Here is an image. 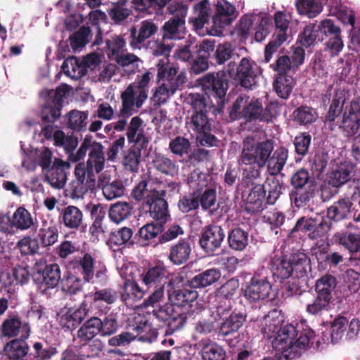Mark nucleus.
Masks as SVG:
<instances>
[{"label": "nucleus", "instance_id": "obj_1", "mask_svg": "<svg viewBox=\"0 0 360 360\" xmlns=\"http://www.w3.org/2000/svg\"><path fill=\"white\" fill-rule=\"evenodd\" d=\"M360 103L357 101H352L349 105L345 107L341 120L337 124L339 130L346 139H353L352 155L360 163Z\"/></svg>", "mask_w": 360, "mask_h": 360}, {"label": "nucleus", "instance_id": "obj_2", "mask_svg": "<svg viewBox=\"0 0 360 360\" xmlns=\"http://www.w3.org/2000/svg\"><path fill=\"white\" fill-rule=\"evenodd\" d=\"M68 86H58L56 89L48 90L47 100L41 111V132L46 139L53 138V124L60 117L63 107V99L68 92Z\"/></svg>", "mask_w": 360, "mask_h": 360}, {"label": "nucleus", "instance_id": "obj_3", "mask_svg": "<svg viewBox=\"0 0 360 360\" xmlns=\"http://www.w3.org/2000/svg\"><path fill=\"white\" fill-rule=\"evenodd\" d=\"M103 149L101 143L92 140L91 136H86L76 154L72 155V162H77L81 160L89 150V157L86 165L84 163L78 165H83L85 173L91 176H96L95 173L99 174L105 167V158Z\"/></svg>", "mask_w": 360, "mask_h": 360}, {"label": "nucleus", "instance_id": "obj_4", "mask_svg": "<svg viewBox=\"0 0 360 360\" xmlns=\"http://www.w3.org/2000/svg\"><path fill=\"white\" fill-rule=\"evenodd\" d=\"M309 260L306 254L297 252L287 256L274 257L271 262V272L274 277L287 279L295 274L297 278L304 276L307 273Z\"/></svg>", "mask_w": 360, "mask_h": 360}, {"label": "nucleus", "instance_id": "obj_5", "mask_svg": "<svg viewBox=\"0 0 360 360\" xmlns=\"http://www.w3.org/2000/svg\"><path fill=\"white\" fill-rule=\"evenodd\" d=\"M150 81V72H146L136 82L131 83L126 89L122 92L120 98L122 101V114L132 115L135 110L142 107L148 98V86Z\"/></svg>", "mask_w": 360, "mask_h": 360}, {"label": "nucleus", "instance_id": "obj_6", "mask_svg": "<svg viewBox=\"0 0 360 360\" xmlns=\"http://www.w3.org/2000/svg\"><path fill=\"white\" fill-rule=\"evenodd\" d=\"M274 148L271 140L255 142L252 139L248 138L243 142L238 163L240 165H256L262 168L269 159Z\"/></svg>", "mask_w": 360, "mask_h": 360}, {"label": "nucleus", "instance_id": "obj_7", "mask_svg": "<svg viewBox=\"0 0 360 360\" xmlns=\"http://www.w3.org/2000/svg\"><path fill=\"white\" fill-rule=\"evenodd\" d=\"M290 184L296 189L290 194L291 201L297 207L307 205L314 196L316 183L310 176L309 171L304 168L298 169L291 176Z\"/></svg>", "mask_w": 360, "mask_h": 360}, {"label": "nucleus", "instance_id": "obj_8", "mask_svg": "<svg viewBox=\"0 0 360 360\" xmlns=\"http://www.w3.org/2000/svg\"><path fill=\"white\" fill-rule=\"evenodd\" d=\"M335 286V278L331 275L327 274L319 278L315 287L316 297L307 304V312L311 315H320L323 311H328Z\"/></svg>", "mask_w": 360, "mask_h": 360}, {"label": "nucleus", "instance_id": "obj_9", "mask_svg": "<svg viewBox=\"0 0 360 360\" xmlns=\"http://www.w3.org/2000/svg\"><path fill=\"white\" fill-rule=\"evenodd\" d=\"M167 11L174 17L165 22L162 27V40L180 39L181 28L185 25L188 6L182 1L174 0L167 5Z\"/></svg>", "mask_w": 360, "mask_h": 360}, {"label": "nucleus", "instance_id": "obj_10", "mask_svg": "<svg viewBox=\"0 0 360 360\" xmlns=\"http://www.w3.org/2000/svg\"><path fill=\"white\" fill-rule=\"evenodd\" d=\"M186 100L193 110L189 122L190 127L196 133L207 131L212 124L207 117L208 104L205 96L200 94H190Z\"/></svg>", "mask_w": 360, "mask_h": 360}, {"label": "nucleus", "instance_id": "obj_11", "mask_svg": "<svg viewBox=\"0 0 360 360\" xmlns=\"http://www.w3.org/2000/svg\"><path fill=\"white\" fill-rule=\"evenodd\" d=\"M330 224L328 219L321 214H316L315 217L300 218L294 227L291 229L290 235L292 236L295 232H309V237L312 239H317L326 235L330 230Z\"/></svg>", "mask_w": 360, "mask_h": 360}, {"label": "nucleus", "instance_id": "obj_12", "mask_svg": "<svg viewBox=\"0 0 360 360\" xmlns=\"http://www.w3.org/2000/svg\"><path fill=\"white\" fill-rule=\"evenodd\" d=\"M360 330V321L353 319L349 324L348 319L343 316H338L333 321L330 326V342L338 343L342 340L356 339Z\"/></svg>", "mask_w": 360, "mask_h": 360}, {"label": "nucleus", "instance_id": "obj_13", "mask_svg": "<svg viewBox=\"0 0 360 360\" xmlns=\"http://www.w3.org/2000/svg\"><path fill=\"white\" fill-rule=\"evenodd\" d=\"M271 290V285L268 278V271L262 268L256 271L251 278L245 290L244 296L250 302H256L268 297Z\"/></svg>", "mask_w": 360, "mask_h": 360}, {"label": "nucleus", "instance_id": "obj_14", "mask_svg": "<svg viewBox=\"0 0 360 360\" xmlns=\"http://www.w3.org/2000/svg\"><path fill=\"white\" fill-rule=\"evenodd\" d=\"M75 179H73L67 191L72 199L82 198L89 191H92L96 186V176H91L84 172L83 165H77L75 168Z\"/></svg>", "mask_w": 360, "mask_h": 360}, {"label": "nucleus", "instance_id": "obj_15", "mask_svg": "<svg viewBox=\"0 0 360 360\" xmlns=\"http://www.w3.org/2000/svg\"><path fill=\"white\" fill-rule=\"evenodd\" d=\"M165 194L164 190L153 191L147 196L146 201V205L149 208L150 216L162 226L169 218L168 205L165 199Z\"/></svg>", "mask_w": 360, "mask_h": 360}, {"label": "nucleus", "instance_id": "obj_16", "mask_svg": "<svg viewBox=\"0 0 360 360\" xmlns=\"http://www.w3.org/2000/svg\"><path fill=\"white\" fill-rule=\"evenodd\" d=\"M30 332V324L23 322L18 313H9L1 326V335L9 338H15L20 334L21 338H28Z\"/></svg>", "mask_w": 360, "mask_h": 360}, {"label": "nucleus", "instance_id": "obj_17", "mask_svg": "<svg viewBox=\"0 0 360 360\" xmlns=\"http://www.w3.org/2000/svg\"><path fill=\"white\" fill-rule=\"evenodd\" d=\"M225 238V233L221 226L210 224L206 226L199 239L201 248L207 253L212 254L221 247Z\"/></svg>", "mask_w": 360, "mask_h": 360}, {"label": "nucleus", "instance_id": "obj_18", "mask_svg": "<svg viewBox=\"0 0 360 360\" xmlns=\"http://www.w3.org/2000/svg\"><path fill=\"white\" fill-rule=\"evenodd\" d=\"M229 76L224 72H210L200 79V84L205 89L211 91L214 96L222 98L229 88Z\"/></svg>", "mask_w": 360, "mask_h": 360}, {"label": "nucleus", "instance_id": "obj_19", "mask_svg": "<svg viewBox=\"0 0 360 360\" xmlns=\"http://www.w3.org/2000/svg\"><path fill=\"white\" fill-rule=\"evenodd\" d=\"M319 35L329 37L326 43V49L331 51L332 55H337L343 47V42L340 37V29L335 25L332 20L327 19L317 25Z\"/></svg>", "mask_w": 360, "mask_h": 360}, {"label": "nucleus", "instance_id": "obj_20", "mask_svg": "<svg viewBox=\"0 0 360 360\" xmlns=\"http://www.w3.org/2000/svg\"><path fill=\"white\" fill-rule=\"evenodd\" d=\"M167 275L165 266L162 264H158L144 271L140 278L142 283L150 290L151 288H164L167 282Z\"/></svg>", "mask_w": 360, "mask_h": 360}, {"label": "nucleus", "instance_id": "obj_21", "mask_svg": "<svg viewBox=\"0 0 360 360\" xmlns=\"http://www.w3.org/2000/svg\"><path fill=\"white\" fill-rule=\"evenodd\" d=\"M254 65L256 64L251 62L248 58H243L235 74V79L237 80L241 86L247 89H252L256 86L257 74Z\"/></svg>", "mask_w": 360, "mask_h": 360}, {"label": "nucleus", "instance_id": "obj_22", "mask_svg": "<svg viewBox=\"0 0 360 360\" xmlns=\"http://www.w3.org/2000/svg\"><path fill=\"white\" fill-rule=\"evenodd\" d=\"M70 168L68 162L56 158L51 169L45 172L46 181L55 188H62L67 180L66 169Z\"/></svg>", "mask_w": 360, "mask_h": 360}, {"label": "nucleus", "instance_id": "obj_23", "mask_svg": "<svg viewBox=\"0 0 360 360\" xmlns=\"http://www.w3.org/2000/svg\"><path fill=\"white\" fill-rule=\"evenodd\" d=\"M266 189L264 184H256L250 190L245 205V210L250 214L259 212L266 207Z\"/></svg>", "mask_w": 360, "mask_h": 360}, {"label": "nucleus", "instance_id": "obj_24", "mask_svg": "<svg viewBox=\"0 0 360 360\" xmlns=\"http://www.w3.org/2000/svg\"><path fill=\"white\" fill-rule=\"evenodd\" d=\"M96 260L89 253L69 262L70 266L75 273L80 274L84 283H94V266Z\"/></svg>", "mask_w": 360, "mask_h": 360}, {"label": "nucleus", "instance_id": "obj_25", "mask_svg": "<svg viewBox=\"0 0 360 360\" xmlns=\"http://www.w3.org/2000/svg\"><path fill=\"white\" fill-rule=\"evenodd\" d=\"M146 288H141L134 279H126L122 288L120 299L126 305L133 307V305L142 300L145 294L148 292Z\"/></svg>", "mask_w": 360, "mask_h": 360}, {"label": "nucleus", "instance_id": "obj_26", "mask_svg": "<svg viewBox=\"0 0 360 360\" xmlns=\"http://www.w3.org/2000/svg\"><path fill=\"white\" fill-rule=\"evenodd\" d=\"M246 321V315L240 311H232L229 317L220 323L217 335L226 338L237 333Z\"/></svg>", "mask_w": 360, "mask_h": 360}, {"label": "nucleus", "instance_id": "obj_27", "mask_svg": "<svg viewBox=\"0 0 360 360\" xmlns=\"http://www.w3.org/2000/svg\"><path fill=\"white\" fill-rule=\"evenodd\" d=\"M355 174V165L349 162H345L339 165L328 175V184L335 188H339L349 181Z\"/></svg>", "mask_w": 360, "mask_h": 360}, {"label": "nucleus", "instance_id": "obj_28", "mask_svg": "<svg viewBox=\"0 0 360 360\" xmlns=\"http://www.w3.org/2000/svg\"><path fill=\"white\" fill-rule=\"evenodd\" d=\"M89 311L86 301L81 303L77 308H70L60 318V325L63 328L72 330L81 324Z\"/></svg>", "mask_w": 360, "mask_h": 360}, {"label": "nucleus", "instance_id": "obj_29", "mask_svg": "<svg viewBox=\"0 0 360 360\" xmlns=\"http://www.w3.org/2000/svg\"><path fill=\"white\" fill-rule=\"evenodd\" d=\"M215 44L213 41L204 40L198 50V56L191 64V72L198 75L208 68V60L211 58V52L214 51Z\"/></svg>", "mask_w": 360, "mask_h": 360}, {"label": "nucleus", "instance_id": "obj_30", "mask_svg": "<svg viewBox=\"0 0 360 360\" xmlns=\"http://www.w3.org/2000/svg\"><path fill=\"white\" fill-rule=\"evenodd\" d=\"M158 30L154 22L144 20L141 22L140 29L137 32L136 27L130 29L129 44L133 49H140L143 43Z\"/></svg>", "mask_w": 360, "mask_h": 360}, {"label": "nucleus", "instance_id": "obj_31", "mask_svg": "<svg viewBox=\"0 0 360 360\" xmlns=\"http://www.w3.org/2000/svg\"><path fill=\"white\" fill-rule=\"evenodd\" d=\"M198 201L199 207L200 206L204 212H207L210 216L221 215V212L219 211L221 202H217V191L214 188H207L205 190L198 195Z\"/></svg>", "mask_w": 360, "mask_h": 360}, {"label": "nucleus", "instance_id": "obj_32", "mask_svg": "<svg viewBox=\"0 0 360 360\" xmlns=\"http://www.w3.org/2000/svg\"><path fill=\"white\" fill-rule=\"evenodd\" d=\"M191 253L189 240L182 239L170 248L169 259L175 265L186 263Z\"/></svg>", "mask_w": 360, "mask_h": 360}, {"label": "nucleus", "instance_id": "obj_33", "mask_svg": "<svg viewBox=\"0 0 360 360\" xmlns=\"http://www.w3.org/2000/svg\"><path fill=\"white\" fill-rule=\"evenodd\" d=\"M352 205L349 198L339 200L328 208L327 218L335 221L347 219L350 215Z\"/></svg>", "mask_w": 360, "mask_h": 360}, {"label": "nucleus", "instance_id": "obj_34", "mask_svg": "<svg viewBox=\"0 0 360 360\" xmlns=\"http://www.w3.org/2000/svg\"><path fill=\"white\" fill-rule=\"evenodd\" d=\"M133 230L131 228L124 226L112 231L110 234L108 243L115 245H125L127 248H131L137 245V235L133 237Z\"/></svg>", "mask_w": 360, "mask_h": 360}, {"label": "nucleus", "instance_id": "obj_35", "mask_svg": "<svg viewBox=\"0 0 360 360\" xmlns=\"http://www.w3.org/2000/svg\"><path fill=\"white\" fill-rule=\"evenodd\" d=\"M229 247L234 251H243L249 243V232L241 227L231 229L228 233Z\"/></svg>", "mask_w": 360, "mask_h": 360}, {"label": "nucleus", "instance_id": "obj_36", "mask_svg": "<svg viewBox=\"0 0 360 360\" xmlns=\"http://www.w3.org/2000/svg\"><path fill=\"white\" fill-rule=\"evenodd\" d=\"M221 277L219 269L213 268L207 269L191 278L189 281V288H204L216 283Z\"/></svg>", "mask_w": 360, "mask_h": 360}, {"label": "nucleus", "instance_id": "obj_37", "mask_svg": "<svg viewBox=\"0 0 360 360\" xmlns=\"http://www.w3.org/2000/svg\"><path fill=\"white\" fill-rule=\"evenodd\" d=\"M101 319L97 316H92L77 330V337L81 341H90L97 335H101Z\"/></svg>", "mask_w": 360, "mask_h": 360}, {"label": "nucleus", "instance_id": "obj_38", "mask_svg": "<svg viewBox=\"0 0 360 360\" xmlns=\"http://www.w3.org/2000/svg\"><path fill=\"white\" fill-rule=\"evenodd\" d=\"M41 274L43 279L39 288L44 287L41 290L42 292H44L49 288H56L61 280L60 269L57 264L46 265Z\"/></svg>", "mask_w": 360, "mask_h": 360}, {"label": "nucleus", "instance_id": "obj_39", "mask_svg": "<svg viewBox=\"0 0 360 360\" xmlns=\"http://www.w3.org/2000/svg\"><path fill=\"white\" fill-rule=\"evenodd\" d=\"M158 67V80L162 81L167 84H172L176 79L182 80V84L184 83L185 76L183 73L177 75L178 69L171 65L168 63H165L160 60L157 65Z\"/></svg>", "mask_w": 360, "mask_h": 360}, {"label": "nucleus", "instance_id": "obj_40", "mask_svg": "<svg viewBox=\"0 0 360 360\" xmlns=\"http://www.w3.org/2000/svg\"><path fill=\"white\" fill-rule=\"evenodd\" d=\"M163 226L158 223H148L139 229L137 235V245L145 247L150 245V241L156 238L162 231Z\"/></svg>", "mask_w": 360, "mask_h": 360}, {"label": "nucleus", "instance_id": "obj_41", "mask_svg": "<svg viewBox=\"0 0 360 360\" xmlns=\"http://www.w3.org/2000/svg\"><path fill=\"white\" fill-rule=\"evenodd\" d=\"M338 243L344 246L354 256L360 259V234L345 232L337 236Z\"/></svg>", "mask_w": 360, "mask_h": 360}, {"label": "nucleus", "instance_id": "obj_42", "mask_svg": "<svg viewBox=\"0 0 360 360\" xmlns=\"http://www.w3.org/2000/svg\"><path fill=\"white\" fill-rule=\"evenodd\" d=\"M62 221L66 228L77 230L82 224L83 213L78 207L69 205L63 210Z\"/></svg>", "mask_w": 360, "mask_h": 360}, {"label": "nucleus", "instance_id": "obj_43", "mask_svg": "<svg viewBox=\"0 0 360 360\" xmlns=\"http://www.w3.org/2000/svg\"><path fill=\"white\" fill-rule=\"evenodd\" d=\"M174 0H131L135 8L141 12L163 14V9Z\"/></svg>", "mask_w": 360, "mask_h": 360}, {"label": "nucleus", "instance_id": "obj_44", "mask_svg": "<svg viewBox=\"0 0 360 360\" xmlns=\"http://www.w3.org/2000/svg\"><path fill=\"white\" fill-rule=\"evenodd\" d=\"M198 297V292L191 288L174 290L169 294V299L172 304L181 308L188 303L195 301Z\"/></svg>", "mask_w": 360, "mask_h": 360}, {"label": "nucleus", "instance_id": "obj_45", "mask_svg": "<svg viewBox=\"0 0 360 360\" xmlns=\"http://www.w3.org/2000/svg\"><path fill=\"white\" fill-rule=\"evenodd\" d=\"M133 205L127 202H117L110 205L108 214L113 222L119 224L128 219L132 214Z\"/></svg>", "mask_w": 360, "mask_h": 360}, {"label": "nucleus", "instance_id": "obj_46", "mask_svg": "<svg viewBox=\"0 0 360 360\" xmlns=\"http://www.w3.org/2000/svg\"><path fill=\"white\" fill-rule=\"evenodd\" d=\"M297 335V326L295 327L292 324H288L279 329L276 340L281 345L282 349L293 350L295 340Z\"/></svg>", "mask_w": 360, "mask_h": 360}, {"label": "nucleus", "instance_id": "obj_47", "mask_svg": "<svg viewBox=\"0 0 360 360\" xmlns=\"http://www.w3.org/2000/svg\"><path fill=\"white\" fill-rule=\"evenodd\" d=\"M343 101H341L340 98H333L329 106V109L325 116L324 123L325 125L332 131H337V124L338 122L336 119L344 111Z\"/></svg>", "mask_w": 360, "mask_h": 360}, {"label": "nucleus", "instance_id": "obj_48", "mask_svg": "<svg viewBox=\"0 0 360 360\" xmlns=\"http://www.w3.org/2000/svg\"><path fill=\"white\" fill-rule=\"evenodd\" d=\"M288 157V150L281 147L278 148L273 154V156L268 160V171L271 176L280 173L285 166Z\"/></svg>", "mask_w": 360, "mask_h": 360}, {"label": "nucleus", "instance_id": "obj_49", "mask_svg": "<svg viewBox=\"0 0 360 360\" xmlns=\"http://www.w3.org/2000/svg\"><path fill=\"white\" fill-rule=\"evenodd\" d=\"M13 227L21 231L30 229L34 225V219L30 212L23 207H19L11 217Z\"/></svg>", "mask_w": 360, "mask_h": 360}, {"label": "nucleus", "instance_id": "obj_50", "mask_svg": "<svg viewBox=\"0 0 360 360\" xmlns=\"http://www.w3.org/2000/svg\"><path fill=\"white\" fill-rule=\"evenodd\" d=\"M235 11V8L227 1L217 4V13L212 17L214 26L223 27L230 23L229 18Z\"/></svg>", "mask_w": 360, "mask_h": 360}, {"label": "nucleus", "instance_id": "obj_51", "mask_svg": "<svg viewBox=\"0 0 360 360\" xmlns=\"http://www.w3.org/2000/svg\"><path fill=\"white\" fill-rule=\"evenodd\" d=\"M264 185L268 192V195H266V202L273 205L283 193V184L276 177L271 176L266 179Z\"/></svg>", "mask_w": 360, "mask_h": 360}, {"label": "nucleus", "instance_id": "obj_52", "mask_svg": "<svg viewBox=\"0 0 360 360\" xmlns=\"http://www.w3.org/2000/svg\"><path fill=\"white\" fill-rule=\"evenodd\" d=\"M293 121L300 125L306 126L316 121L317 113L314 108L302 105L297 108L292 112Z\"/></svg>", "mask_w": 360, "mask_h": 360}, {"label": "nucleus", "instance_id": "obj_53", "mask_svg": "<svg viewBox=\"0 0 360 360\" xmlns=\"http://www.w3.org/2000/svg\"><path fill=\"white\" fill-rule=\"evenodd\" d=\"M296 7L299 13L314 18L323 9L322 4L319 0H297Z\"/></svg>", "mask_w": 360, "mask_h": 360}, {"label": "nucleus", "instance_id": "obj_54", "mask_svg": "<svg viewBox=\"0 0 360 360\" xmlns=\"http://www.w3.org/2000/svg\"><path fill=\"white\" fill-rule=\"evenodd\" d=\"M303 326V323L297 325V328L300 329L298 330V335L295 340L294 349H307L313 344V340L316 338L315 332L312 329L307 327L304 328Z\"/></svg>", "mask_w": 360, "mask_h": 360}, {"label": "nucleus", "instance_id": "obj_55", "mask_svg": "<svg viewBox=\"0 0 360 360\" xmlns=\"http://www.w3.org/2000/svg\"><path fill=\"white\" fill-rule=\"evenodd\" d=\"M274 88L280 98L286 99L292 91L293 78L291 76L279 75L274 83Z\"/></svg>", "mask_w": 360, "mask_h": 360}, {"label": "nucleus", "instance_id": "obj_56", "mask_svg": "<svg viewBox=\"0 0 360 360\" xmlns=\"http://www.w3.org/2000/svg\"><path fill=\"white\" fill-rule=\"evenodd\" d=\"M58 226L51 224L48 227L41 228L38 236L43 247H49L58 241Z\"/></svg>", "mask_w": 360, "mask_h": 360}, {"label": "nucleus", "instance_id": "obj_57", "mask_svg": "<svg viewBox=\"0 0 360 360\" xmlns=\"http://www.w3.org/2000/svg\"><path fill=\"white\" fill-rule=\"evenodd\" d=\"M316 40H323V36L319 37V32L316 24L307 25L298 39L300 44L305 47L310 46Z\"/></svg>", "mask_w": 360, "mask_h": 360}, {"label": "nucleus", "instance_id": "obj_58", "mask_svg": "<svg viewBox=\"0 0 360 360\" xmlns=\"http://www.w3.org/2000/svg\"><path fill=\"white\" fill-rule=\"evenodd\" d=\"M233 54V49L229 43H225L217 46L216 50L211 52L210 63L218 65L224 64L229 60Z\"/></svg>", "mask_w": 360, "mask_h": 360}, {"label": "nucleus", "instance_id": "obj_59", "mask_svg": "<svg viewBox=\"0 0 360 360\" xmlns=\"http://www.w3.org/2000/svg\"><path fill=\"white\" fill-rule=\"evenodd\" d=\"M169 148L176 155L187 157L191 150V143L188 139L179 136L171 140Z\"/></svg>", "mask_w": 360, "mask_h": 360}, {"label": "nucleus", "instance_id": "obj_60", "mask_svg": "<svg viewBox=\"0 0 360 360\" xmlns=\"http://www.w3.org/2000/svg\"><path fill=\"white\" fill-rule=\"evenodd\" d=\"M153 164L158 171L166 175L173 176L178 170L175 162L165 155H156Z\"/></svg>", "mask_w": 360, "mask_h": 360}, {"label": "nucleus", "instance_id": "obj_61", "mask_svg": "<svg viewBox=\"0 0 360 360\" xmlns=\"http://www.w3.org/2000/svg\"><path fill=\"white\" fill-rule=\"evenodd\" d=\"M57 352L56 349L48 345L37 342L33 345V352L29 354V358L39 360H49Z\"/></svg>", "mask_w": 360, "mask_h": 360}, {"label": "nucleus", "instance_id": "obj_62", "mask_svg": "<svg viewBox=\"0 0 360 360\" xmlns=\"http://www.w3.org/2000/svg\"><path fill=\"white\" fill-rule=\"evenodd\" d=\"M87 113L77 110H71L68 113V127L77 131L86 129Z\"/></svg>", "mask_w": 360, "mask_h": 360}, {"label": "nucleus", "instance_id": "obj_63", "mask_svg": "<svg viewBox=\"0 0 360 360\" xmlns=\"http://www.w3.org/2000/svg\"><path fill=\"white\" fill-rule=\"evenodd\" d=\"M141 153L140 150L130 148L124 152L122 163L127 170L134 172L139 169Z\"/></svg>", "mask_w": 360, "mask_h": 360}, {"label": "nucleus", "instance_id": "obj_64", "mask_svg": "<svg viewBox=\"0 0 360 360\" xmlns=\"http://www.w3.org/2000/svg\"><path fill=\"white\" fill-rule=\"evenodd\" d=\"M202 357L203 360H225L226 352L215 342L207 344L202 349Z\"/></svg>", "mask_w": 360, "mask_h": 360}]
</instances>
